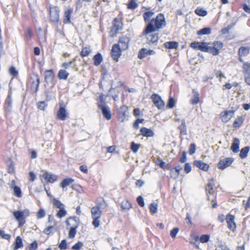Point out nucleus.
<instances>
[{
	"mask_svg": "<svg viewBox=\"0 0 250 250\" xmlns=\"http://www.w3.org/2000/svg\"><path fill=\"white\" fill-rule=\"evenodd\" d=\"M166 26L164 15L159 13L155 18L152 19L146 26L147 31H158Z\"/></svg>",
	"mask_w": 250,
	"mask_h": 250,
	"instance_id": "obj_1",
	"label": "nucleus"
},
{
	"mask_svg": "<svg viewBox=\"0 0 250 250\" xmlns=\"http://www.w3.org/2000/svg\"><path fill=\"white\" fill-rule=\"evenodd\" d=\"M156 31H147V27H146L142 33L146 39V43L151 46H156L159 39L158 33H155Z\"/></svg>",
	"mask_w": 250,
	"mask_h": 250,
	"instance_id": "obj_2",
	"label": "nucleus"
},
{
	"mask_svg": "<svg viewBox=\"0 0 250 250\" xmlns=\"http://www.w3.org/2000/svg\"><path fill=\"white\" fill-rule=\"evenodd\" d=\"M29 213L30 212L28 209L13 212V214L15 219L18 221L19 227L22 226L25 224V218L29 215Z\"/></svg>",
	"mask_w": 250,
	"mask_h": 250,
	"instance_id": "obj_3",
	"label": "nucleus"
},
{
	"mask_svg": "<svg viewBox=\"0 0 250 250\" xmlns=\"http://www.w3.org/2000/svg\"><path fill=\"white\" fill-rule=\"evenodd\" d=\"M215 184L214 180L211 179L208 181V183L206 188L208 200L212 202H214V200L215 198V197H213V198L210 197V196L213 195L214 194L213 188Z\"/></svg>",
	"mask_w": 250,
	"mask_h": 250,
	"instance_id": "obj_4",
	"label": "nucleus"
},
{
	"mask_svg": "<svg viewBox=\"0 0 250 250\" xmlns=\"http://www.w3.org/2000/svg\"><path fill=\"white\" fill-rule=\"evenodd\" d=\"M234 159L232 157H228L220 160L218 163L217 167L221 170H224L226 168L230 166L233 162Z\"/></svg>",
	"mask_w": 250,
	"mask_h": 250,
	"instance_id": "obj_5",
	"label": "nucleus"
},
{
	"mask_svg": "<svg viewBox=\"0 0 250 250\" xmlns=\"http://www.w3.org/2000/svg\"><path fill=\"white\" fill-rule=\"evenodd\" d=\"M151 99H152L155 105L159 109H162L164 108L165 103L162 100L161 97L158 94H152L151 96Z\"/></svg>",
	"mask_w": 250,
	"mask_h": 250,
	"instance_id": "obj_6",
	"label": "nucleus"
},
{
	"mask_svg": "<svg viewBox=\"0 0 250 250\" xmlns=\"http://www.w3.org/2000/svg\"><path fill=\"white\" fill-rule=\"evenodd\" d=\"M234 110L222 111L220 114L222 121L225 123H227L234 116Z\"/></svg>",
	"mask_w": 250,
	"mask_h": 250,
	"instance_id": "obj_7",
	"label": "nucleus"
},
{
	"mask_svg": "<svg viewBox=\"0 0 250 250\" xmlns=\"http://www.w3.org/2000/svg\"><path fill=\"white\" fill-rule=\"evenodd\" d=\"M128 114V107L126 105H123L121 106L118 113L119 120L123 122Z\"/></svg>",
	"mask_w": 250,
	"mask_h": 250,
	"instance_id": "obj_8",
	"label": "nucleus"
},
{
	"mask_svg": "<svg viewBox=\"0 0 250 250\" xmlns=\"http://www.w3.org/2000/svg\"><path fill=\"white\" fill-rule=\"evenodd\" d=\"M213 46H210V53L213 55H217L219 53V50L223 47V44L219 41L214 42L212 43Z\"/></svg>",
	"mask_w": 250,
	"mask_h": 250,
	"instance_id": "obj_9",
	"label": "nucleus"
},
{
	"mask_svg": "<svg viewBox=\"0 0 250 250\" xmlns=\"http://www.w3.org/2000/svg\"><path fill=\"white\" fill-rule=\"evenodd\" d=\"M130 39L126 36H123L119 39L117 45L123 50L127 49L128 47V44Z\"/></svg>",
	"mask_w": 250,
	"mask_h": 250,
	"instance_id": "obj_10",
	"label": "nucleus"
},
{
	"mask_svg": "<svg viewBox=\"0 0 250 250\" xmlns=\"http://www.w3.org/2000/svg\"><path fill=\"white\" fill-rule=\"evenodd\" d=\"M122 51L123 50L119 47V45H117V44H114L111 53L113 59L115 61H117L121 55Z\"/></svg>",
	"mask_w": 250,
	"mask_h": 250,
	"instance_id": "obj_11",
	"label": "nucleus"
},
{
	"mask_svg": "<svg viewBox=\"0 0 250 250\" xmlns=\"http://www.w3.org/2000/svg\"><path fill=\"white\" fill-rule=\"evenodd\" d=\"M50 19L53 22H57L59 21V10L57 7L50 9Z\"/></svg>",
	"mask_w": 250,
	"mask_h": 250,
	"instance_id": "obj_12",
	"label": "nucleus"
},
{
	"mask_svg": "<svg viewBox=\"0 0 250 250\" xmlns=\"http://www.w3.org/2000/svg\"><path fill=\"white\" fill-rule=\"evenodd\" d=\"M228 228L232 231L236 229V224L234 222V216L228 214L226 218Z\"/></svg>",
	"mask_w": 250,
	"mask_h": 250,
	"instance_id": "obj_13",
	"label": "nucleus"
},
{
	"mask_svg": "<svg viewBox=\"0 0 250 250\" xmlns=\"http://www.w3.org/2000/svg\"><path fill=\"white\" fill-rule=\"evenodd\" d=\"M99 108H100L102 112V113L107 120H110L111 118V114L109 107L107 105H98Z\"/></svg>",
	"mask_w": 250,
	"mask_h": 250,
	"instance_id": "obj_14",
	"label": "nucleus"
},
{
	"mask_svg": "<svg viewBox=\"0 0 250 250\" xmlns=\"http://www.w3.org/2000/svg\"><path fill=\"white\" fill-rule=\"evenodd\" d=\"M57 115L58 118L60 120L64 121L66 119L67 113L64 106L60 105Z\"/></svg>",
	"mask_w": 250,
	"mask_h": 250,
	"instance_id": "obj_15",
	"label": "nucleus"
},
{
	"mask_svg": "<svg viewBox=\"0 0 250 250\" xmlns=\"http://www.w3.org/2000/svg\"><path fill=\"white\" fill-rule=\"evenodd\" d=\"M92 218H100L102 215L101 206L100 205H96L91 208Z\"/></svg>",
	"mask_w": 250,
	"mask_h": 250,
	"instance_id": "obj_16",
	"label": "nucleus"
},
{
	"mask_svg": "<svg viewBox=\"0 0 250 250\" xmlns=\"http://www.w3.org/2000/svg\"><path fill=\"white\" fill-rule=\"evenodd\" d=\"M12 103V99L11 92H9L8 96L5 100V104H4V107L6 111H10L11 110Z\"/></svg>",
	"mask_w": 250,
	"mask_h": 250,
	"instance_id": "obj_17",
	"label": "nucleus"
},
{
	"mask_svg": "<svg viewBox=\"0 0 250 250\" xmlns=\"http://www.w3.org/2000/svg\"><path fill=\"white\" fill-rule=\"evenodd\" d=\"M194 165L200 169H202L205 171H207L209 167V165L208 164L205 163L201 160L194 161Z\"/></svg>",
	"mask_w": 250,
	"mask_h": 250,
	"instance_id": "obj_18",
	"label": "nucleus"
},
{
	"mask_svg": "<svg viewBox=\"0 0 250 250\" xmlns=\"http://www.w3.org/2000/svg\"><path fill=\"white\" fill-rule=\"evenodd\" d=\"M73 12V10L72 8H69L65 10L64 12V18L63 19V22L64 23H70V18L71 17V15Z\"/></svg>",
	"mask_w": 250,
	"mask_h": 250,
	"instance_id": "obj_19",
	"label": "nucleus"
},
{
	"mask_svg": "<svg viewBox=\"0 0 250 250\" xmlns=\"http://www.w3.org/2000/svg\"><path fill=\"white\" fill-rule=\"evenodd\" d=\"M140 132L143 136L146 137H153L154 135V133L151 129L145 127L141 128Z\"/></svg>",
	"mask_w": 250,
	"mask_h": 250,
	"instance_id": "obj_20",
	"label": "nucleus"
},
{
	"mask_svg": "<svg viewBox=\"0 0 250 250\" xmlns=\"http://www.w3.org/2000/svg\"><path fill=\"white\" fill-rule=\"evenodd\" d=\"M240 141L238 138H235L231 146V150L234 153H237L239 151Z\"/></svg>",
	"mask_w": 250,
	"mask_h": 250,
	"instance_id": "obj_21",
	"label": "nucleus"
},
{
	"mask_svg": "<svg viewBox=\"0 0 250 250\" xmlns=\"http://www.w3.org/2000/svg\"><path fill=\"white\" fill-rule=\"evenodd\" d=\"M192 93L193 98L190 100V102L193 105L197 104L199 102V94L195 89H192Z\"/></svg>",
	"mask_w": 250,
	"mask_h": 250,
	"instance_id": "obj_22",
	"label": "nucleus"
},
{
	"mask_svg": "<svg viewBox=\"0 0 250 250\" xmlns=\"http://www.w3.org/2000/svg\"><path fill=\"white\" fill-rule=\"evenodd\" d=\"M14 247L13 248L14 250H17L20 248H21L23 247V245L22 243V240L20 236H18L16 238L15 242L14 244Z\"/></svg>",
	"mask_w": 250,
	"mask_h": 250,
	"instance_id": "obj_23",
	"label": "nucleus"
},
{
	"mask_svg": "<svg viewBox=\"0 0 250 250\" xmlns=\"http://www.w3.org/2000/svg\"><path fill=\"white\" fill-rule=\"evenodd\" d=\"M250 150V147L245 146L242 148L239 154L240 157L241 159H245L247 157L248 153Z\"/></svg>",
	"mask_w": 250,
	"mask_h": 250,
	"instance_id": "obj_24",
	"label": "nucleus"
},
{
	"mask_svg": "<svg viewBox=\"0 0 250 250\" xmlns=\"http://www.w3.org/2000/svg\"><path fill=\"white\" fill-rule=\"evenodd\" d=\"M74 182V180L71 178H67L64 179L60 183V187L62 188H64Z\"/></svg>",
	"mask_w": 250,
	"mask_h": 250,
	"instance_id": "obj_25",
	"label": "nucleus"
},
{
	"mask_svg": "<svg viewBox=\"0 0 250 250\" xmlns=\"http://www.w3.org/2000/svg\"><path fill=\"white\" fill-rule=\"evenodd\" d=\"M44 179H45L47 182L50 183H54L57 180V177L56 175L54 174H49L48 173H45L43 175Z\"/></svg>",
	"mask_w": 250,
	"mask_h": 250,
	"instance_id": "obj_26",
	"label": "nucleus"
},
{
	"mask_svg": "<svg viewBox=\"0 0 250 250\" xmlns=\"http://www.w3.org/2000/svg\"><path fill=\"white\" fill-rule=\"evenodd\" d=\"M15 181L13 180L12 182V184L11 185L12 188H13L14 190V194L15 196H16L17 197H21V188L17 186H13V185L15 183Z\"/></svg>",
	"mask_w": 250,
	"mask_h": 250,
	"instance_id": "obj_27",
	"label": "nucleus"
},
{
	"mask_svg": "<svg viewBox=\"0 0 250 250\" xmlns=\"http://www.w3.org/2000/svg\"><path fill=\"white\" fill-rule=\"evenodd\" d=\"M244 122V119L242 116H238L234 121L233 126L234 128H239Z\"/></svg>",
	"mask_w": 250,
	"mask_h": 250,
	"instance_id": "obj_28",
	"label": "nucleus"
},
{
	"mask_svg": "<svg viewBox=\"0 0 250 250\" xmlns=\"http://www.w3.org/2000/svg\"><path fill=\"white\" fill-rule=\"evenodd\" d=\"M166 48L169 49L177 48L178 46V43L176 42H167L164 44Z\"/></svg>",
	"mask_w": 250,
	"mask_h": 250,
	"instance_id": "obj_29",
	"label": "nucleus"
},
{
	"mask_svg": "<svg viewBox=\"0 0 250 250\" xmlns=\"http://www.w3.org/2000/svg\"><path fill=\"white\" fill-rule=\"evenodd\" d=\"M210 43L202 42L200 50L203 52L210 53Z\"/></svg>",
	"mask_w": 250,
	"mask_h": 250,
	"instance_id": "obj_30",
	"label": "nucleus"
},
{
	"mask_svg": "<svg viewBox=\"0 0 250 250\" xmlns=\"http://www.w3.org/2000/svg\"><path fill=\"white\" fill-rule=\"evenodd\" d=\"M94 64L96 66L99 65L103 61V58L101 53H98L94 57Z\"/></svg>",
	"mask_w": 250,
	"mask_h": 250,
	"instance_id": "obj_31",
	"label": "nucleus"
},
{
	"mask_svg": "<svg viewBox=\"0 0 250 250\" xmlns=\"http://www.w3.org/2000/svg\"><path fill=\"white\" fill-rule=\"evenodd\" d=\"M250 52V48L248 47H241L239 49L238 54L240 57L247 55Z\"/></svg>",
	"mask_w": 250,
	"mask_h": 250,
	"instance_id": "obj_32",
	"label": "nucleus"
},
{
	"mask_svg": "<svg viewBox=\"0 0 250 250\" xmlns=\"http://www.w3.org/2000/svg\"><path fill=\"white\" fill-rule=\"evenodd\" d=\"M179 129L180 130V133L183 135L187 134V127L185 120H182L181 125L179 126Z\"/></svg>",
	"mask_w": 250,
	"mask_h": 250,
	"instance_id": "obj_33",
	"label": "nucleus"
},
{
	"mask_svg": "<svg viewBox=\"0 0 250 250\" xmlns=\"http://www.w3.org/2000/svg\"><path fill=\"white\" fill-rule=\"evenodd\" d=\"M113 26L116 33L122 29L121 23L117 19H115L113 21Z\"/></svg>",
	"mask_w": 250,
	"mask_h": 250,
	"instance_id": "obj_34",
	"label": "nucleus"
},
{
	"mask_svg": "<svg viewBox=\"0 0 250 250\" xmlns=\"http://www.w3.org/2000/svg\"><path fill=\"white\" fill-rule=\"evenodd\" d=\"M39 79H35V81L32 82V84L31 86V90L33 92H36L37 91L39 85Z\"/></svg>",
	"mask_w": 250,
	"mask_h": 250,
	"instance_id": "obj_35",
	"label": "nucleus"
},
{
	"mask_svg": "<svg viewBox=\"0 0 250 250\" xmlns=\"http://www.w3.org/2000/svg\"><path fill=\"white\" fill-rule=\"evenodd\" d=\"M211 28L209 27H205L198 31V35H209L211 33Z\"/></svg>",
	"mask_w": 250,
	"mask_h": 250,
	"instance_id": "obj_36",
	"label": "nucleus"
},
{
	"mask_svg": "<svg viewBox=\"0 0 250 250\" xmlns=\"http://www.w3.org/2000/svg\"><path fill=\"white\" fill-rule=\"evenodd\" d=\"M154 12L152 11H147L144 13L143 17L146 22L150 21V18L153 16Z\"/></svg>",
	"mask_w": 250,
	"mask_h": 250,
	"instance_id": "obj_37",
	"label": "nucleus"
},
{
	"mask_svg": "<svg viewBox=\"0 0 250 250\" xmlns=\"http://www.w3.org/2000/svg\"><path fill=\"white\" fill-rule=\"evenodd\" d=\"M67 214V211L65 209V207H62L61 208H59V210L56 214V216L58 218H62L64 217Z\"/></svg>",
	"mask_w": 250,
	"mask_h": 250,
	"instance_id": "obj_38",
	"label": "nucleus"
},
{
	"mask_svg": "<svg viewBox=\"0 0 250 250\" xmlns=\"http://www.w3.org/2000/svg\"><path fill=\"white\" fill-rule=\"evenodd\" d=\"M91 51L92 50L90 47H85L83 48L81 52V55L82 57H86L88 56Z\"/></svg>",
	"mask_w": 250,
	"mask_h": 250,
	"instance_id": "obj_39",
	"label": "nucleus"
},
{
	"mask_svg": "<svg viewBox=\"0 0 250 250\" xmlns=\"http://www.w3.org/2000/svg\"><path fill=\"white\" fill-rule=\"evenodd\" d=\"M195 13L200 16H205L207 14V12L203 8L198 7L195 10Z\"/></svg>",
	"mask_w": 250,
	"mask_h": 250,
	"instance_id": "obj_40",
	"label": "nucleus"
},
{
	"mask_svg": "<svg viewBox=\"0 0 250 250\" xmlns=\"http://www.w3.org/2000/svg\"><path fill=\"white\" fill-rule=\"evenodd\" d=\"M53 205L58 208H61L62 207H65L64 204H62L58 199L54 198L52 200Z\"/></svg>",
	"mask_w": 250,
	"mask_h": 250,
	"instance_id": "obj_41",
	"label": "nucleus"
},
{
	"mask_svg": "<svg viewBox=\"0 0 250 250\" xmlns=\"http://www.w3.org/2000/svg\"><path fill=\"white\" fill-rule=\"evenodd\" d=\"M150 212L152 214H155L158 210V204L156 203H152L150 204L149 206Z\"/></svg>",
	"mask_w": 250,
	"mask_h": 250,
	"instance_id": "obj_42",
	"label": "nucleus"
},
{
	"mask_svg": "<svg viewBox=\"0 0 250 250\" xmlns=\"http://www.w3.org/2000/svg\"><path fill=\"white\" fill-rule=\"evenodd\" d=\"M140 146V144H136L134 142L131 143L130 148L134 153H137Z\"/></svg>",
	"mask_w": 250,
	"mask_h": 250,
	"instance_id": "obj_43",
	"label": "nucleus"
},
{
	"mask_svg": "<svg viewBox=\"0 0 250 250\" xmlns=\"http://www.w3.org/2000/svg\"><path fill=\"white\" fill-rule=\"evenodd\" d=\"M121 207L124 209L129 210L131 208V205L128 200H125L122 202Z\"/></svg>",
	"mask_w": 250,
	"mask_h": 250,
	"instance_id": "obj_44",
	"label": "nucleus"
},
{
	"mask_svg": "<svg viewBox=\"0 0 250 250\" xmlns=\"http://www.w3.org/2000/svg\"><path fill=\"white\" fill-rule=\"evenodd\" d=\"M138 6V4L135 0H130L127 5V8L130 9H135Z\"/></svg>",
	"mask_w": 250,
	"mask_h": 250,
	"instance_id": "obj_45",
	"label": "nucleus"
},
{
	"mask_svg": "<svg viewBox=\"0 0 250 250\" xmlns=\"http://www.w3.org/2000/svg\"><path fill=\"white\" fill-rule=\"evenodd\" d=\"M69 73L65 70H60L58 73L59 78H67Z\"/></svg>",
	"mask_w": 250,
	"mask_h": 250,
	"instance_id": "obj_46",
	"label": "nucleus"
},
{
	"mask_svg": "<svg viewBox=\"0 0 250 250\" xmlns=\"http://www.w3.org/2000/svg\"><path fill=\"white\" fill-rule=\"evenodd\" d=\"M201 43L202 42H194L190 43V46L195 50H200Z\"/></svg>",
	"mask_w": 250,
	"mask_h": 250,
	"instance_id": "obj_47",
	"label": "nucleus"
},
{
	"mask_svg": "<svg viewBox=\"0 0 250 250\" xmlns=\"http://www.w3.org/2000/svg\"><path fill=\"white\" fill-rule=\"evenodd\" d=\"M78 227V226H76L74 227H72L70 228L69 231V237L70 238H73L75 237V234L76 233V228Z\"/></svg>",
	"mask_w": 250,
	"mask_h": 250,
	"instance_id": "obj_48",
	"label": "nucleus"
},
{
	"mask_svg": "<svg viewBox=\"0 0 250 250\" xmlns=\"http://www.w3.org/2000/svg\"><path fill=\"white\" fill-rule=\"evenodd\" d=\"M147 50L146 48L141 49L139 53L138 57L140 59H142L147 55Z\"/></svg>",
	"mask_w": 250,
	"mask_h": 250,
	"instance_id": "obj_49",
	"label": "nucleus"
},
{
	"mask_svg": "<svg viewBox=\"0 0 250 250\" xmlns=\"http://www.w3.org/2000/svg\"><path fill=\"white\" fill-rule=\"evenodd\" d=\"M209 235L203 234L200 236V241L202 243H207L209 241Z\"/></svg>",
	"mask_w": 250,
	"mask_h": 250,
	"instance_id": "obj_50",
	"label": "nucleus"
},
{
	"mask_svg": "<svg viewBox=\"0 0 250 250\" xmlns=\"http://www.w3.org/2000/svg\"><path fill=\"white\" fill-rule=\"evenodd\" d=\"M156 164L158 166H159L160 167L163 169H166L167 168V165L166 163L164 162L162 160L158 159L156 161Z\"/></svg>",
	"mask_w": 250,
	"mask_h": 250,
	"instance_id": "obj_51",
	"label": "nucleus"
},
{
	"mask_svg": "<svg viewBox=\"0 0 250 250\" xmlns=\"http://www.w3.org/2000/svg\"><path fill=\"white\" fill-rule=\"evenodd\" d=\"M175 100L173 98L170 97L168 99V101L167 104V107L168 108H172L175 106Z\"/></svg>",
	"mask_w": 250,
	"mask_h": 250,
	"instance_id": "obj_52",
	"label": "nucleus"
},
{
	"mask_svg": "<svg viewBox=\"0 0 250 250\" xmlns=\"http://www.w3.org/2000/svg\"><path fill=\"white\" fill-rule=\"evenodd\" d=\"M173 169H175V173L172 176L176 178L179 176L180 172L183 169V167L181 166L178 165L175 167Z\"/></svg>",
	"mask_w": 250,
	"mask_h": 250,
	"instance_id": "obj_53",
	"label": "nucleus"
},
{
	"mask_svg": "<svg viewBox=\"0 0 250 250\" xmlns=\"http://www.w3.org/2000/svg\"><path fill=\"white\" fill-rule=\"evenodd\" d=\"M47 106V104L44 101L40 102L38 103V108L40 110H44Z\"/></svg>",
	"mask_w": 250,
	"mask_h": 250,
	"instance_id": "obj_54",
	"label": "nucleus"
},
{
	"mask_svg": "<svg viewBox=\"0 0 250 250\" xmlns=\"http://www.w3.org/2000/svg\"><path fill=\"white\" fill-rule=\"evenodd\" d=\"M196 146L194 143L191 144L189 146L188 153L190 155H193L196 151Z\"/></svg>",
	"mask_w": 250,
	"mask_h": 250,
	"instance_id": "obj_55",
	"label": "nucleus"
},
{
	"mask_svg": "<svg viewBox=\"0 0 250 250\" xmlns=\"http://www.w3.org/2000/svg\"><path fill=\"white\" fill-rule=\"evenodd\" d=\"M9 73L12 77H16L18 76V72L14 67L12 66L9 69Z\"/></svg>",
	"mask_w": 250,
	"mask_h": 250,
	"instance_id": "obj_56",
	"label": "nucleus"
},
{
	"mask_svg": "<svg viewBox=\"0 0 250 250\" xmlns=\"http://www.w3.org/2000/svg\"><path fill=\"white\" fill-rule=\"evenodd\" d=\"M0 236L4 239L9 240L10 239L11 236L9 234L5 233L4 230L0 229Z\"/></svg>",
	"mask_w": 250,
	"mask_h": 250,
	"instance_id": "obj_57",
	"label": "nucleus"
},
{
	"mask_svg": "<svg viewBox=\"0 0 250 250\" xmlns=\"http://www.w3.org/2000/svg\"><path fill=\"white\" fill-rule=\"evenodd\" d=\"M54 77V73L52 70H46L44 73V78H51Z\"/></svg>",
	"mask_w": 250,
	"mask_h": 250,
	"instance_id": "obj_58",
	"label": "nucleus"
},
{
	"mask_svg": "<svg viewBox=\"0 0 250 250\" xmlns=\"http://www.w3.org/2000/svg\"><path fill=\"white\" fill-rule=\"evenodd\" d=\"M179 229L178 228H173L171 231L170 233V236L174 238L176 237L177 234L179 232Z\"/></svg>",
	"mask_w": 250,
	"mask_h": 250,
	"instance_id": "obj_59",
	"label": "nucleus"
},
{
	"mask_svg": "<svg viewBox=\"0 0 250 250\" xmlns=\"http://www.w3.org/2000/svg\"><path fill=\"white\" fill-rule=\"evenodd\" d=\"M83 246V244L81 242H78L72 247V249L73 250H80L82 247Z\"/></svg>",
	"mask_w": 250,
	"mask_h": 250,
	"instance_id": "obj_60",
	"label": "nucleus"
},
{
	"mask_svg": "<svg viewBox=\"0 0 250 250\" xmlns=\"http://www.w3.org/2000/svg\"><path fill=\"white\" fill-rule=\"evenodd\" d=\"M59 248L61 250H66L67 248V243L65 240H63L61 241V243L59 245Z\"/></svg>",
	"mask_w": 250,
	"mask_h": 250,
	"instance_id": "obj_61",
	"label": "nucleus"
},
{
	"mask_svg": "<svg viewBox=\"0 0 250 250\" xmlns=\"http://www.w3.org/2000/svg\"><path fill=\"white\" fill-rule=\"evenodd\" d=\"M137 202L138 204L141 207H143L145 206V202L144 200V198L142 196H139L137 198Z\"/></svg>",
	"mask_w": 250,
	"mask_h": 250,
	"instance_id": "obj_62",
	"label": "nucleus"
},
{
	"mask_svg": "<svg viewBox=\"0 0 250 250\" xmlns=\"http://www.w3.org/2000/svg\"><path fill=\"white\" fill-rule=\"evenodd\" d=\"M45 211L43 209H40L37 213V216L38 219H41L43 218L45 216Z\"/></svg>",
	"mask_w": 250,
	"mask_h": 250,
	"instance_id": "obj_63",
	"label": "nucleus"
},
{
	"mask_svg": "<svg viewBox=\"0 0 250 250\" xmlns=\"http://www.w3.org/2000/svg\"><path fill=\"white\" fill-rule=\"evenodd\" d=\"M38 247V243L36 241H34L29 246V250H35Z\"/></svg>",
	"mask_w": 250,
	"mask_h": 250,
	"instance_id": "obj_64",
	"label": "nucleus"
}]
</instances>
